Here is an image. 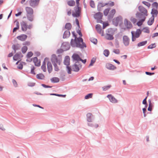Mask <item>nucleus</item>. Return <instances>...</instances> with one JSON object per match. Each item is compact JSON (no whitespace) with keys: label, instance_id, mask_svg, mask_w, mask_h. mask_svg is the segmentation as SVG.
<instances>
[{"label":"nucleus","instance_id":"nucleus-1","mask_svg":"<svg viewBox=\"0 0 158 158\" xmlns=\"http://www.w3.org/2000/svg\"><path fill=\"white\" fill-rule=\"evenodd\" d=\"M72 33L73 37L75 38L74 40L72 39L71 40L70 44L72 47H76L81 49L86 47V45L84 42L82 38L81 37H77V35L75 33L74 31L72 32Z\"/></svg>","mask_w":158,"mask_h":158},{"label":"nucleus","instance_id":"nucleus-2","mask_svg":"<svg viewBox=\"0 0 158 158\" xmlns=\"http://www.w3.org/2000/svg\"><path fill=\"white\" fill-rule=\"evenodd\" d=\"M113 24L116 27L118 26L119 23H123V18L121 16L116 17L115 19H114L112 20Z\"/></svg>","mask_w":158,"mask_h":158},{"label":"nucleus","instance_id":"nucleus-3","mask_svg":"<svg viewBox=\"0 0 158 158\" xmlns=\"http://www.w3.org/2000/svg\"><path fill=\"white\" fill-rule=\"evenodd\" d=\"M75 13H72V15L74 17H78L80 16L81 13V8L80 6H75L74 7Z\"/></svg>","mask_w":158,"mask_h":158},{"label":"nucleus","instance_id":"nucleus-4","mask_svg":"<svg viewBox=\"0 0 158 158\" xmlns=\"http://www.w3.org/2000/svg\"><path fill=\"white\" fill-rule=\"evenodd\" d=\"M40 1V0H30V5L33 7H35L39 4Z\"/></svg>","mask_w":158,"mask_h":158},{"label":"nucleus","instance_id":"nucleus-5","mask_svg":"<svg viewBox=\"0 0 158 158\" xmlns=\"http://www.w3.org/2000/svg\"><path fill=\"white\" fill-rule=\"evenodd\" d=\"M123 40L124 44L126 46H127L129 44L130 39L127 35H124L123 37Z\"/></svg>","mask_w":158,"mask_h":158},{"label":"nucleus","instance_id":"nucleus-6","mask_svg":"<svg viewBox=\"0 0 158 158\" xmlns=\"http://www.w3.org/2000/svg\"><path fill=\"white\" fill-rule=\"evenodd\" d=\"M138 9L140 13L143 14L146 16H148V11L147 10L142 6H140L138 7Z\"/></svg>","mask_w":158,"mask_h":158},{"label":"nucleus","instance_id":"nucleus-7","mask_svg":"<svg viewBox=\"0 0 158 158\" xmlns=\"http://www.w3.org/2000/svg\"><path fill=\"white\" fill-rule=\"evenodd\" d=\"M94 118V116L90 113H88L86 114V120L87 122H90L93 121Z\"/></svg>","mask_w":158,"mask_h":158},{"label":"nucleus","instance_id":"nucleus-8","mask_svg":"<svg viewBox=\"0 0 158 158\" xmlns=\"http://www.w3.org/2000/svg\"><path fill=\"white\" fill-rule=\"evenodd\" d=\"M61 47L64 51H66L70 49V45L69 43H63L62 44Z\"/></svg>","mask_w":158,"mask_h":158},{"label":"nucleus","instance_id":"nucleus-9","mask_svg":"<svg viewBox=\"0 0 158 158\" xmlns=\"http://www.w3.org/2000/svg\"><path fill=\"white\" fill-rule=\"evenodd\" d=\"M110 101L112 103H115L118 102V100L111 94H108L107 96Z\"/></svg>","mask_w":158,"mask_h":158},{"label":"nucleus","instance_id":"nucleus-10","mask_svg":"<svg viewBox=\"0 0 158 158\" xmlns=\"http://www.w3.org/2000/svg\"><path fill=\"white\" fill-rule=\"evenodd\" d=\"M51 61L52 64L58 63V60L56 54H53L52 55L51 57Z\"/></svg>","mask_w":158,"mask_h":158},{"label":"nucleus","instance_id":"nucleus-11","mask_svg":"<svg viewBox=\"0 0 158 158\" xmlns=\"http://www.w3.org/2000/svg\"><path fill=\"white\" fill-rule=\"evenodd\" d=\"M103 16L102 13L99 12L95 14L94 17L95 19L98 20V19H102Z\"/></svg>","mask_w":158,"mask_h":158},{"label":"nucleus","instance_id":"nucleus-12","mask_svg":"<svg viewBox=\"0 0 158 158\" xmlns=\"http://www.w3.org/2000/svg\"><path fill=\"white\" fill-rule=\"evenodd\" d=\"M72 58L73 60L76 61V63H79V61L81 59L80 56L77 54L74 53L72 56Z\"/></svg>","mask_w":158,"mask_h":158},{"label":"nucleus","instance_id":"nucleus-13","mask_svg":"<svg viewBox=\"0 0 158 158\" xmlns=\"http://www.w3.org/2000/svg\"><path fill=\"white\" fill-rule=\"evenodd\" d=\"M20 56L21 57L23 56V55L21 54V53L20 52H17L13 56V59L14 60L16 61L19 59Z\"/></svg>","mask_w":158,"mask_h":158},{"label":"nucleus","instance_id":"nucleus-14","mask_svg":"<svg viewBox=\"0 0 158 158\" xmlns=\"http://www.w3.org/2000/svg\"><path fill=\"white\" fill-rule=\"evenodd\" d=\"M79 67L80 66H78V64L76 62L72 66L73 71L76 72H78L79 71Z\"/></svg>","mask_w":158,"mask_h":158},{"label":"nucleus","instance_id":"nucleus-15","mask_svg":"<svg viewBox=\"0 0 158 158\" xmlns=\"http://www.w3.org/2000/svg\"><path fill=\"white\" fill-rule=\"evenodd\" d=\"M21 29L23 31H26L27 29V25L25 22L23 21L20 23Z\"/></svg>","mask_w":158,"mask_h":158},{"label":"nucleus","instance_id":"nucleus-16","mask_svg":"<svg viewBox=\"0 0 158 158\" xmlns=\"http://www.w3.org/2000/svg\"><path fill=\"white\" fill-rule=\"evenodd\" d=\"M137 18L141 19H142L145 18L146 19V15L140 13L139 12H137L135 14Z\"/></svg>","mask_w":158,"mask_h":158},{"label":"nucleus","instance_id":"nucleus-17","mask_svg":"<svg viewBox=\"0 0 158 158\" xmlns=\"http://www.w3.org/2000/svg\"><path fill=\"white\" fill-rule=\"evenodd\" d=\"M106 67L107 69L110 70H114L116 69L115 66L110 63L106 64Z\"/></svg>","mask_w":158,"mask_h":158},{"label":"nucleus","instance_id":"nucleus-18","mask_svg":"<svg viewBox=\"0 0 158 158\" xmlns=\"http://www.w3.org/2000/svg\"><path fill=\"white\" fill-rule=\"evenodd\" d=\"M124 23L126 26H127V28H130L132 27V25L131 23L126 19L124 21Z\"/></svg>","mask_w":158,"mask_h":158},{"label":"nucleus","instance_id":"nucleus-19","mask_svg":"<svg viewBox=\"0 0 158 158\" xmlns=\"http://www.w3.org/2000/svg\"><path fill=\"white\" fill-rule=\"evenodd\" d=\"M27 36L26 35L22 34L18 36L17 38L18 39L22 41H24L27 39Z\"/></svg>","mask_w":158,"mask_h":158},{"label":"nucleus","instance_id":"nucleus-20","mask_svg":"<svg viewBox=\"0 0 158 158\" xmlns=\"http://www.w3.org/2000/svg\"><path fill=\"white\" fill-rule=\"evenodd\" d=\"M47 69L49 73H50L52 71V66L51 62L48 61L47 64Z\"/></svg>","mask_w":158,"mask_h":158},{"label":"nucleus","instance_id":"nucleus-21","mask_svg":"<svg viewBox=\"0 0 158 158\" xmlns=\"http://www.w3.org/2000/svg\"><path fill=\"white\" fill-rule=\"evenodd\" d=\"M33 60V61L35 65L36 66H40V61L38 63V58L37 57H35L32 58V60Z\"/></svg>","mask_w":158,"mask_h":158},{"label":"nucleus","instance_id":"nucleus-22","mask_svg":"<svg viewBox=\"0 0 158 158\" xmlns=\"http://www.w3.org/2000/svg\"><path fill=\"white\" fill-rule=\"evenodd\" d=\"M70 57L69 56H67L65 57L64 63L66 65H69L70 64Z\"/></svg>","mask_w":158,"mask_h":158},{"label":"nucleus","instance_id":"nucleus-23","mask_svg":"<svg viewBox=\"0 0 158 158\" xmlns=\"http://www.w3.org/2000/svg\"><path fill=\"white\" fill-rule=\"evenodd\" d=\"M142 31L143 30H141L140 29H137L136 32L134 34L135 38H139L141 34Z\"/></svg>","mask_w":158,"mask_h":158},{"label":"nucleus","instance_id":"nucleus-24","mask_svg":"<svg viewBox=\"0 0 158 158\" xmlns=\"http://www.w3.org/2000/svg\"><path fill=\"white\" fill-rule=\"evenodd\" d=\"M26 10L27 14H33V10L30 7H26Z\"/></svg>","mask_w":158,"mask_h":158},{"label":"nucleus","instance_id":"nucleus-25","mask_svg":"<svg viewBox=\"0 0 158 158\" xmlns=\"http://www.w3.org/2000/svg\"><path fill=\"white\" fill-rule=\"evenodd\" d=\"M70 35V33L69 31L66 30L64 33L63 38V39H66L69 37Z\"/></svg>","mask_w":158,"mask_h":158},{"label":"nucleus","instance_id":"nucleus-26","mask_svg":"<svg viewBox=\"0 0 158 158\" xmlns=\"http://www.w3.org/2000/svg\"><path fill=\"white\" fill-rule=\"evenodd\" d=\"M154 16H151V17L149 19L148 21V25L151 26L152 24L154 22Z\"/></svg>","mask_w":158,"mask_h":158},{"label":"nucleus","instance_id":"nucleus-27","mask_svg":"<svg viewBox=\"0 0 158 158\" xmlns=\"http://www.w3.org/2000/svg\"><path fill=\"white\" fill-rule=\"evenodd\" d=\"M27 19L31 22H32L34 20V16L33 14H27Z\"/></svg>","mask_w":158,"mask_h":158},{"label":"nucleus","instance_id":"nucleus-28","mask_svg":"<svg viewBox=\"0 0 158 158\" xmlns=\"http://www.w3.org/2000/svg\"><path fill=\"white\" fill-rule=\"evenodd\" d=\"M20 47L19 45L18 44H13L12 46V48L14 51V52L15 53L16 51L18 50L19 49Z\"/></svg>","mask_w":158,"mask_h":158},{"label":"nucleus","instance_id":"nucleus-29","mask_svg":"<svg viewBox=\"0 0 158 158\" xmlns=\"http://www.w3.org/2000/svg\"><path fill=\"white\" fill-rule=\"evenodd\" d=\"M95 27L97 32L100 34H101L102 30L101 26L98 24H97Z\"/></svg>","mask_w":158,"mask_h":158},{"label":"nucleus","instance_id":"nucleus-30","mask_svg":"<svg viewBox=\"0 0 158 158\" xmlns=\"http://www.w3.org/2000/svg\"><path fill=\"white\" fill-rule=\"evenodd\" d=\"M104 6V3L101 2H98L97 6V9L98 11H100L101 10V8Z\"/></svg>","mask_w":158,"mask_h":158},{"label":"nucleus","instance_id":"nucleus-31","mask_svg":"<svg viewBox=\"0 0 158 158\" xmlns=\"http://www.w3.org/2000/svg\"><path fill=\"white\" fill-rule=\"evenodd\" d=\"M148 102L149 103V106L148 108V110L150 111H151L152 110V108L153 107V105L151 103V100L149 99L148 100Z\"/></svg>","mask_w":158,"mask_h":158},{"label":"nucleus","instance_id":"nucleus-32","mask_svg":"<svg viewBox=\"0 0 158 158\" xmlns=\"http://www.w3.org/2000/svg\"><path fill=\"white\" fill-rule=\"evenodd\" d=\"M158 13V11L156 9L152 8V11L151 13V14L152 15V16H154V15H155L156 16H157Z\"/></svg>","mask_w":158,"mask_h":158},{"label":"nucleus","instance_id":"nucleus-33","mask_svg":"<svg viewBox=\"0 0 158 158\" xmlns=\"http://www.w3.org/2000/svg\"><path fill=\"white\" fill-rule=\"evenodd\" d=\"M36 77V78L39 79L43 80L45 77V76L42 73H40L37 74Z\"/></svg>","mask_w":158,"mask_h":158},{"label":"nucleus","instance_id":"nucleus-34","mask_svg":"<svg viewBox=\"0 0 158 158\" xmlns=\"http://www.w3.org/2000/svg\"><path fill=\"white\" fill-rule=\"evenodd\" d=\"M68 5L70 6H73L75 5V2L73 0H70L67 2Z\"/></svg>","mask_w":158,"mask_h":158},{"label":"nucleus","instance_id":"nucleus-35","mask_svg":"<svg viewBox=\"0 0 158 158\" xmlns=\"http://www.w3.org/2000/svg\"><path fill=\"white\" fill-rule=\"evenodd\" d=\"M145 21V18L140 19L137 23V25L139 27L141 26L143 24V22Z\"/></svg>","mask_w":158,"mask_h":158},{"label":"nucleus","instance_id":"nucleus-36","mask_svg":"<svg viewBox=\"0 0 158 158\" xmlns=\"http://www.w3.org/2000/svg\"><path fill=\"white\" fill-rule=\"evenodd\" d=\"M51 81L53 83H57L59 81V79L57 77H53L51 79Z\"/></svg>","mask_w":158,"mask_h":158},{"label":"nucleus","instance_id":"nucleus-37","mask_svg":"<svg viewBox=\"0 0 158 158\" xmlns=\"http://www.w3.org/2000/svg\"><path fill=\"white\" fill-rule=\"evenodd\" d=\"M147 40L139 42L137 44V46L140 47L142 46H143L146 45L147 44Z\"/></svg>","mask_w":158,"mask_h":158},{"label":"nucleus","instance_id":"nucleus-38","mask_svg":"<svg viewBox=\"0 0 158 158\" xmlns=\"http://www.w3.org/2000/svg\"><path fill=\"white\" fill-rule=\"evenodd\" d=\"M72 28V25L70 23H67L65 25V28L69 31V30L71 29Z\"/></svg>","mask_w":158,"mask_h":158},{"label":"nucleus","instance_id":"nucleus-39","mask_svg":"<svg viewBox=\"0 0 158 158\" xmlns=\"http://www.w3.org/2000/svg\"><path fill=\"white\" fill-rule=\"evenodd\" d=\"M49 94H50V95H54L58 97H62L63 98H65L66 96V95L60 94L55 93H50Z\"/></svg>","mask_w":158,"mask_h":158},{"label":"nucleus","instance_id":"nucleus-40","mask_svg":"<svg viewBox=\"0 0 158 158\" xmlns=\"http://www.w3.org/2000/svg\"><path fill=\"white\" fill-rule=\"evenodd\" d=\"M107 37L106 38L107 40H111L114 39V37L112 35L110 34H107Z\"/></svg>","mask_w":158,"mask_h":158},{"label":"nucleus","instance_id":"nucleus-41","mask_svg":"<svg viewBox=\"0 0 158 158\" xmlns=\"http://www.w3.org/2000/svg\"><path fill=\"white\" fill-rule=\"evenodd\" d=\"M87 125L91 127H95V128H97L98 127V124H94L92 123H88Z\"/></svg>","mask_w":158,"mask_h":158},{"label":"nucleus","instance_id":"nucleus-42","mask_svg":"<svg viewBox=\"0 0 158 158\" xmlns=\"http://www.w3.org/2000/svg\"><path fill=\"white\" fill-rule=\"evenodd\" d=\"M103 54L105 56L108 57L110 54L109 50L108 49L105 50L103 51Z\"/></svg>","mask_w":158,"mask_h":158},{"label":"nucleus","instance_id":"nucleus-43","mask_svg":"<svg viewBox=\"0 0 158 158\" xmlns=\"http://www.w3.org/2000/svg\"><path fill=\"white\" fill-rule=\"evenodd\" d=\"M90 41L94 44H96L97 43V40L96 39L92 37L90 38Z\"/></svg>","mask_w":158,"mask_h":158},{"label":"nucleus","instance_id":"nucleus-44","mask_svg":"<svg viewBox=\"0 0 158 158\" xmlns=\"http://www.w3.org/2000/svg\"><path fill=\"white\" fill-rule=\"evenodd\" d=\"M143 32L144 33H150V30H149V28L148 27H144L143 30Z\"/></svg>","mask_w":158,"mask_h":158},{"label":"nucleus","instance_id":"nucleus-45","mask_svg":"<svg viewBox=\"0 0 158 158\" xmlns=\"http://www.w3.org/2000/svg\"><path fill=\"white\" fill-rule=\"evenodd\" d=\"M66 66V69L68 74H71L72 69L70 66H69V65Z\"/></svg>","mask_w":158,"mask_h":158},{"label":"nucleus","instance_id":"nucleus-46","mask_svg":"<svg viewBox=\"0 0 158 158\" xmlns=\"http://www.w3.org/2000/svg\"><path fill=\"white\" fill-rule=\"evenodd\" d=\"M110 8H107L105 9L104 10V11H103V13H104V14L105 16H106L107 15L110 10Z\"/></svg>","mask_w":158,"mask_h":158},{"label":"nucleus","instance_id":"nucleus-47","mask_svg":"<svg viewBox=\"0 0 158 158\" xmlns=\"http://www.w3.org/2000/svg\"><path fill=\"white\" fill-rule=\"evenodd\" d=\"M22 52L24 54L25 53L27 50V47L26 46H24L22 48Z\"/></svg>","mask_w":158,"mask_h":158},{"label":"nucleus","instance_id":"nucleus-48","mask_svg":"<svg viewBox=\"0 0 158 158\" xmlns=\"http://www.w3.org/2000/svg\"><path fill=\"white\" fill-rule=\"evenodd\" d=\"M111 86L110 85L105 86L102 87L103 90L106 91L108 89L110 88L111 87Z\"/></svg>","mask_w":158,"mask_h":158},{"label":"nucleus","instance_id":"nucleus-49","mask_svg":"<svg viewBox=\"0 0 158 158\" xmlns=\"http://www.w3.org/2000/svg\"><path fill=\"white\" fill-rule=\"evenodd\" d=\"M33 55V54L32 52H29L27 53L26 57L28 58H30Z\"/></svg>","mask_w":158,"mask_h":158},{"label":"nucleus","instance_id":"nucleus-50","mask_svg":"<svg viewBox=\"0 0 158 158\" xmlns=\"http://www.w3.org/2000/svg\"><path fill=\"white\" fill-rule=\"evenodd\" d=\"M93 94L92 93H89L86 95L85 97V98L86 99H88L91 98Z\"/></svg>","mask_w":158,"mask_h":158},{"label":"nucleus","instance_id":"nucleus-51","mask_svg":"<svg viewBox=\"0 0 158 158\" xmlns=\"http://www.w3.org/2000/svg\"><path fill=\"white\" fill-rule=\"evenodd\" d=\"M156 47V45L155 43L152 44L148 47V49H152Z\"/></svg>","mask_w":158,"mask_h":158},{"label":"nucleus","instance_id":"nucleus-52","mask_svg":"<svg viewBox=\"0 0 158 158\" xmlns=\"http://www.w3.org/2000/svg\"><path fill=\"white\" fill-rule=\"evenodd\" d=\"M54 66V69L56 71H58L59 70V67L57 65V64H53Z\"/></svg>","mask_w":158,"mask_h":158},{"label":"nucleus","instance_id":"nucleus-53","mask_svg":"<svg viewBox=\"0 0 158 158\" xmlns=\"http://www.w3.org/2000/svg\"><path fill=\"white\" fill-rule=\"evenodd\" d=\"M90 5L93 8L95 7V5L94 1L91 0L90 2Z\"/></svg>","mask_w":158,"mask_h":158},{"label":"nucleus","instance_id":"nucleus-54","mask_svg":"<svg viewBox=\"0 0 158 158\" xmlns=\"http://www.w3.org/2000/svg\"><path fill=\"white\" fill-rule=\"evenodd\" d=\"M142 3L143 4L145 5L148 6V8H149L151 6V4L150 3L145 1H143Z\"/></svg>","mask_w":158,"mask_h":158},{"label":"nucleus","instance_id":"nucleus-55","mask_svg":"<svg viewBox=\"0 0 158 158\" xmlns=\"http://www.w3.org/2000/svg\"><path fill=\"white\" fill-rule=\"evenodd\" d=\"M131 34L132 35V41H134L135 40V38H135V35H134L135 34V32L134 31H131Z\"/></svg>","mask_w":158,"mask_h":158},{"label":"nucleus","instance_id":"nucleus-56","mask_svg":"<svg viewBox=\"0 0 158 158\" xmlns=\"http://www.w3.org/2000/svg\"><path fill=\"white\" fill-rule=\"evenodd\" d=\"M96 59L93 58L91 60L90 63L89 64V66H92L94 64L95 62Z\"/></svg>","mask_w":158,"mask_h":158},{"label":"nucleus","instance_id":"nucleus-57","mask_svg":"<svg viewBox=\"0 0 158 158\" xmlns=\"http://www.w3.org/2000/svg\"><path fill=\"white\" fill-rule=\"evenodd\" d=\"M35 69V67L33 66H32L31 67V73L34 75L35 74V73L34 71V69Z\"/></svg>","mask_w":158,"mask_h":158},{"label":"nucleus","instance_id":"nucleus-58","mask_svg":"<svg viewBox=\"0 0 158 158\" xmlns=\"http://www.w3.org/2000/svg\"><path fill=\"white\" fill-rule=\"evenodd\" d=\"M114 15L111 14H109V15L108 16V19L109 21L111 20L113 18Z\"/></svg>","mask_w":158,"mask_h":158},{"label":"nucleus","instance_id":"nucleus-59","mask_svg":"<svg viewBox=\"0 0 158 158\" xmlns=\"http://www.w3.org/2000/svg\"><path fill=\"white\" fill-rule=\"evenodd\" d=\"M64 51V50H63V48L58 49L56 53L60 54L62 53Z\"/></svg>","mask_w":158,"mask_h":158},{"label":"nucleus","instance_id":"nucleus-60","mask_svg":"<svg viewBox=\"0 0 158 158\" xmlns=\"http://www.w3.org/2000/svg\"><path fill=\"white\" fill-rule=\"evenodd\" d=\"M12 82L14 86L15 87H16L18 86V84L17 83V82L15 79H13Z\"/></svg>","mask_w":158,"mask_h":158},{"label":"nucleus","instance_id":"nucleus-61","mask_svg":"<svg viewBox=\"0 0 158 158\" xmlns=\"http://www.w3.org/2000/svg\"><path fill=\"white\" fill-rule=\"evenodd\" d=\"M152 7H156V8L157 9L158 7V3L156 2H155L152 4Z\"/></svg>","mask_w":158,"mask_h":158},{"label":"nucleus","instance_id":"nucleus-62","mask_svg":"<svg viewBox=\"0 0 158 158\" xmlns=\"http://www.w3.org/2000/svg\"><path fill=\"white\" fill-rule=\"evenodd\" d=\"M23 64L22 63H20L18 64V65L17 66V68L21 70L23 69Z\"/></svg>","mask_w":158,"mask_h":158},{"label":"nucleus","instance_id":"nucleus-63","mask_svg":"<svg viewBox=\"0 0 158 158\" xmlns=\"http://www.w3.org/2000/svg\"><path fill=\"white\" fill-rule=\"evenodd\" d=\"M102 24V28L103 29H105L107 26L109 25V24L108 23H105L104 22Z\"/></svg>","mask_w":158,"mask_h":158},{"label":"nucleus","instance_id":"nucleus-64","mask_svg":"<svg viewBox=\"0 0 158 158\" xmlns=\"http://www.w3.org/2000/svg\"><path fill=\"white\" fill-rule=\"evenodd\" d=\"M116 12L115 10L114 9H112L110 11V14L114 16Z\"/></svg>","mask_w":158,"mask_h":158}]
</instances>
